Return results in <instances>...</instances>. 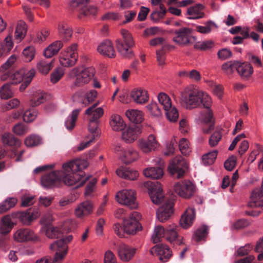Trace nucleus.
<instances>
[{"label":"nucleus","instance_id":"obj_15","mask_svg":"<svg viewBox=\"0 0 263 263\" xmlns=\"http://www.w3.org/2000/svg\"><path fill=\"white\" fill-rule=\"evenodd\" d=\"M142 132V128L138 125L129 126L122 130V140L127 144L134 142Z\"/></svg>","mask_w":263,"mask_h":263},{"label":"nucleus","instance_id":"obj_11","mask_svg":"<svg viewBox=\"0 0 263 263\" xmlns=\"http://www.w3.org/2000/svg\"><path fill=\"white\" fill-rule=\"evenodd\" d=\"M115 152L119 156L120 159L126 164L131 163L139 158L138 152L133 147L123 148L120 145H117L115 147Z\"/></svg>","mask_w":263,"mask_h":263},{"label":"nucleus","instance_id":"obj_34","mask_svg":"<svg viewBox=\"0 0 263 263\" xmlns=\"http://www.w3.org/2000/svg\"><path fill=\"white\" fill-rule=\"evenodd\" d=\"M41 231L45 232L46 236L50 239L58 238L62 236L60 229L52 224L44 225L42 227Z\"/></svg>","mask_w":263,"mask_h":263},{"label":"nucleus","instance_id":"obj_10","mask_svg":"<svg viewBox=\"0 0 263 263\" xmlns=\"http://www.w3.org/2000/svg\"><path fill=\"white\" fill-rule=\"evenodd\" d=\"M196 37L193 35V30L183 27L176 30L174 33L173 41L180 46H185L193 43Z\"/></svg>","mask_w":263,"mask_h":263},{"label":"nucleus","instance_id":"obj_39","mask_svg":"<svg viewBox=\"0 0 263 263\" xmlns=\"http://www.w3.org/2000/svg\"><path fill=\"white\" fill-rule=\"evenodd\" d=\"M1 140L4 145L8 146L19 147L21 145V141L9 133L3 134L2 135Z\"/></svg>","mask_w":263,"mask_h":263},{"label":"nucleus","instance_id":"obj_55","mask_svg":"<svg viewBox=\"0 0 263 263\" xmlns=\"http://www.w3.org/2000/svg\"><path fill=\"white\" fill-rule=\"evenodd\" d=\"M35 73V70L33 69H31L29 70L26 73V77H24V80H23V83L21 84L20 87V90L21 91H23L29 85L32 79L34 77Z\"/></svg>","mask_w":263,"mask_h":263},{"label":"nucleus","instance_id":"obj_51","mask_svg":"<svg viewBox=\"0 0 263 263\" xmlns=\"http://www.w3.org/2000/svg\"><path fill=\"white\" fill-rule=\"evenodd\" d=\"M13 96V92L10 88V84L6 83L0 89V97L2 99H8Z\"/></svg>","mask_w":263,"mask_h":263},{"label":"nucleus","instance_id":"obj_6","mask_svg":"<svg viewBox=\"0 0 263 263\" xmlns=\"http://www.w3.org/2000/svg\"><path fill=\"white\" fill-rule=\"evenodd\" d=\"M121 33L124 43L121 41H116L117 48L119 52L124 58L130 59L134 57V54L129 48L135 46V42L132 34L127 30L122 29Z\"/></svg>","mask_w":263,"mask_h":263},{"label":"nucleus","instance_id":"obj_35","mask_svg":"<svg viewBox=\"0 0 263 263\" xmlns=\"http://www.w3.org/2000/svg\"><path fill=\"white\" fill-rule=\"evenodd\" d=\"M125 115L130 122L136 124L141 123L144 120V114L140 110L128 109L126 111Z\"/></svg>","mask_w":263,"mask_h":263},{"label":"nucleus","instance_id":"obj_14","mask_svg":"<svg viewBox=\"0 0 263 263\" xmlns=\"http://www.w3.org/2000/svg\"><path fill=\"white\" fill-rule=\"evenodd\" d=\"M13 238L17 242H36L40 241V238L33 231L27 228L17 230L14 233Z\"/></svg>","mask_w":263,"mask_h":263},{"label":"nucleus","instance_id":"obj_19","mask_svg":"<svg viewBox=\"0 0 263 263\" xmlns=\"http://www.w3.org/2000/svg\"><path fill=\"white\" fill-rule=\"evenodd\" d=\"M173 206V202L167 200L157 210L156 215L158 219L161 222L167 220L174 213Z\"/></svg>","mask_w":263,"mask_h":263},{"label":"nucleus","instance_id":"obj_27","mask_svg":"<svg viewBox=\"0 0 263 263\" xmlns=\"http://www.w3.org/2000/svg\"><path fill=\"white\" fill-rule=\"evenodd\" d=\"M195 218V210L193 208H188L181 216L180 224L181 227L187 229L191 227Z\"/></svg>","mask_w":263,"mask_h":263},{"label":"nucleus","instance_id":"obj_31","mask_svg":"<svg viewBox=\"0 0 263 263\" xmlns=\"http://www.w3.org/2000/svg\"><path fill=\"white\" fill-rule=\"evenodd\" d=\"M117 175L125 179L135 180L139 176L138 171L129 167H120L117 170Z\"/></svg>","mask_w":263,"mask_h":263},{"label":"nucleus","instance_id":"obj_20","mask_svg":"<svg viewBox=\"0 0 263 263\" xmlns=\"http://www.w3.org/2000/svg\"><path fill=\"white\" fill-rule=\"evenodd\" d=\"M137 248L125 243H121L118 249V254L120 259L123 262H127L135 256Z\"/></svg>","mask_w":263,"mask_h":263},{"label":"nucleus","instance_id":"obj_24","mask_svg":"<svg viewBox=\"0 0 263 263\" xmlns=\"http://www.w3.org/2000/svg\"><path fill=\"white\" fill-rule=\"evenodd\" d=\"M130 96L133 101L138 104H144L149 100L148 92L141 87L134 88L130 93Z\"/></svg>","mask_w":263,"mask_h":263},{"label":"nucleus","instance_id":"obj_47","mask_svg":"<svg viewBox=\"0 0 263 263\" xmlns=\"http://www.w3.org/2000/svg\"><path fill=\"white\" fill-rule=\"evenodd\" d=\"M80 110H81L79 109L73 110L70 116L67 118L65 123L67 129L71 130L75 126L76 122Z\"/></svg>","mask_w":263,"mask_h":263},{"label":"nucleus","instance_id":"obj_48","mask_svg":"<svg viewBox=\"0 0 263 263\" xmlns=\"http://www.w3.org/2000/svg\"><path fill=\"white\" fill-rule=\"evenodd\" d=\"M157 98L164 111L167 110V109H170L172 106V100L167 94L161 92L158 95Z\"/></svg>","mask_w":263,"mask_h":263},{"label":"nucleus","instance_id":"obj_4","mask_svg":"<svg viewBox=\"0 0 263 263\" xmlns=\"http://www.w3.org/2000/svg\"><path fill=\"white\" fill-rule=\"evenodd\" d=\"M91 0H71L69 3L70 8L78 13L80 19L96 16L98 8L95 5H88Z\"/></svg>","mask_w":263,"mask_h":263},{"label":"nucleus","instance_id":"obj_2","mask_svg":"<svg viewBox=\"0 0 263 263\" xmlns=\"http://www.w3.org/2000/svg\"><path fill=\"white\" fill-rule=\"evenodd\" d=\"M180 102L186 109H193L200 107L201 105L205 108H209L212 101L207 93L200 90L197 86L191 85L180 92Z\"/></svg>","mask_w":263,"mask_h":263},{"label":"nucleus","instance_id":"obj_61","mask_svg":"<svg viewBox=\"0 0 263 263\" xmlns=\"http://www.w3.org/2000/svg\"><path fill=\"white\" fill-rule=\"evenodd\" d=\"M64 71L62 68H57L53 70L50 75L51 82L55 84L57 83L64 76Z\"/></svg>","mask_w":263,"mask_h":263},{"label":"nucleus","instance_id":"obj_12","mask_svg":"<svg viewBox=\"0 0 263 263\" xmlns=\"http://www.w3.org/2000/svg\"><path fill=\"white\" fill-rule=\"evenodd\" d=\"M141 215L137 212H133L130 214L128 218L123 221L124 231L128 234L134 235L138 231L141 230V227L138 222Z\"/></svg>","mask_w":263,"mask_h":263},{"label":"nucleus","instance_id":"obj_38","mask_svg":"<svg viewBox=\"0 0 263 263\" xmlns=\"http://www.w3.org/2000/svg\"><path fill=\"white\" fill-rule=\"evenodd\" d=\"M27 30V26L26 23L22 21H19L14 32L15 40L17 42H20L26 36Z\"/></svg>","mask_w":263,"mask_h":263},{"label":"nucleus","instance_id":"obj_22","mask_svg":"<svg viewBox=\"0 0 263 263\" xmlns=\"http://www.w3.org/2000/svg\"><path fill=\"white\" fill-rule=\"evenodd\" d=\"M94 206L92 202L86 200L79 204L74 210V214L79 218L88 216L93 213Z\"/></svg>","mask_w":263,"mask_h":263},{"label":"nucleus","instance_id":"obj_57","mask_svg":"<svg viewBox=\"0 0 263 263\" xmlns=\"http://www.w3.org/2000/svg\"><path fill=\"white\" fill-rule=\"evenodd\" d=\"M179 147L181 154L185 156L189 155L191 152L189 142L185 138L180 139L179 142Z\"/></svg>","mask_w":263,"mask_h":263},{"label":"nucleus","instance_id":"obj_13","mask_svg":"<svg viewBox=\"0 0 263 263\" xmlns=\"http://www.w3.org/2000/svg\"><path fill=\"white\" fill-rule=\"evenodd\" d=\"M187 168L185 160L180 156L174 158L170 162L168 170L171 175L176 176L179 179L182 177Z\"/></svg>","mask_w":263,"mask_h":263},{"label":"nucleus","instance_id":"obj_28","mask_svg":"<svg viewBox=\"0 0 263 263\" xmlns=\"http://www.w3.org/2000/svg\"><path fill=\"white\" fill-rule=\"evenodd\" d=\"M204 6L201 4H197L189 8L186 11V18L189 20H197L203 18L205 14L203 10Z\"/></svg>","mask_w":263,"mask_h":263},{"label":"nucleus","instance_id":"obj_49","mask_svg":"<svg viewBox=\"0 0 263 263\" xmlns=\"http://www.w3.org/2000/svg\"><path fill=\"white\" fill-rule=\"evenodd\" d=\"M217 27V26L215 23L211 21H209L205 23L204 26L197 25L196 27V30L200 33L208 34L211 32L214 28Z\"/></svg>","mask_w":263,"mask_h":263},{"label":"nucleus","instance_id":"obj_46","mask_svg":"<svg viewBox=\"0 0 263 263\" xmlns=\"http://www.w3.org/2000/svg\"><path fill=\"white\" fill-rule=\"evenodd\" d=\"M17 202L16 198L11 197L7 198L0 204V214L4 213L13 208Z\"/></svg>","mask_w":263,"mask_h":263},{"label":"nucleus","instance_id":"obj_43","mask_svg":"<svg viewBox=\"0 0 263 263\" xmlns=\"http://www.w3.org/2000/svg\"><path fill=\"white\" fill-rule=\"evenodd\" d=\"M165 230L163 226L160 225L156 226L152 235V240L154 243L161 241L162 238H165Z\"/></svg>","mask_w":263,"mask_h":263},{"label":"nucleus","instance_id":"obj_16","mask_svg":"<svg viewBox=\"0 0 263 263\" xmlns=\"http://www.w3.org/2000/svg\"><path fill=\"white\" fill-rule=\"evenodd\" d=\"M147 184L148 194L152 202L155 204H159L164 199L162 187L158 182L156 183L148 182Z\"/></svg>","mask_w":263,"mask_h":263},{"label":"nucleus","instance_id":"obj_54","mask_svg":"<svg viewBox=\"0 0 263 263\" xmlns=\"http://www.w3.org/2000/svg\"><path fill=\"white\" fill-rule=\"evenodd\" d=\"M50 249L55 252L67 251L68 246L63 240L60 239L51 244Z\"/></svg>","mask_w":263,"mask_h":263},{"label":"nucleus","instance_id":"obj_37","mask_svg":"<svg viewBox=\"0 0 263 263\" xmlns=\"http://www.w3.org/2000/svg\"><path fill=\"white\" fill-rule=\"evenodd\" d=\"M63 46V43L61 41L54 42L45 49V57L47 58H51L58 53Z\"/></svg>","mask_w":263,"mask_h":263},{"label":"nucleus","instance_id":"obj_17","mask_svg":"<svg viewBox=\"0 0 263 263\" xmlns=\"http://www.w3.org/2000/svg\"><path fill=\"white\" fill-rule=\"evenodd\" d=\"M159 144L155 135L151 134L146 139H141L139 141L138 146L144 153L147 154L155 151Z\"/></svg>","mask_w":263,"mask_h":263},{"label":"nucleus","instance_id":"obj_3","mask_svg":"<svg viewBox=\"0 0 263 263\" xmlns=\"http://www.w3.org/2000/svg\"><path fill=\"white\" fill-rule=\"evenodd\" d=\"M94 68L74 67L71 69L68 76L71 79H74L73 85L76 87H83L88 84L93 78L95 74Z\"/></svg>","mask_w":263,"mask_h":263},{"label":"nucleus","instance_id":"obj_36","mask_svg":"<svg viewBox=\"0 0 263 263\" xmlns=\"http://www.w3.org/2000/svg\"><path fill=\"white\" fill-rule=\"evenodd\" d=\"M178 228L175 223L170 224L165 230V239L171 243L176 241L178 237Z\"/></svg>","mask_w":263,"mask_h":263},{"label":"nucleus","instance_id":"obj_60","mask_svg":"<svg viewBox=\"0 0 263 263\" xmlns=\"http://www.w3.org/2000/svg\"><path fill=\"white\" fill-rule=\"evenodd\" d=\"M208 228L203 226L201 228H199L195 232L193 236L194 239L196 241H199L203 239L208 234Z\"/></svg>","mask_w":263,"mask_h":263},{"label":"nucleus","instance_id":"obj_23","mask_svg":"<svg viewBox=\"0 0 263 263\" xmlns=\"http://www.w3.org/2000/svg\"><path fill=\"white\" fill-rule=\"evenodd\" d=\"M150 253L153 255L158 256L160 260L165 262L168 261L172 256V251L166 245H156L153 247Z\"/></svg>","mask_w":263,"mask_h":263},{"label":"nucleus","instance_id":"obj_45","mask_svg":"<svg viewBox=\"0 0 263 263\" xmlns=\"http://www.w3.org/2000/svg\"><path fill=\"white\" fill-rule=\"evenodd\" d=\"M222 129L217 128L215 131L211 135L209 139V144L210 147H214L216 146L222 138Z\"/></svg>","mask_w":263,"mask_h":263},{"label":"nucleus","instance_id":"obj_44","mask_svg":"<svg viewBox=\"0 0 263 263\" xmlns=\"http://www.w3.org/2000/svg\"><path fill=\"white\" fill-rule=\"evenodd\" d=\"M13 47L12 36H7L4 42H0V58L4 54L9 52Z\"/></svg>","mask_w":263,"mask_h":263},{"label":"nucleus","instance_id":"obj_32","mask_svg":"<svg viewBox=\"0 0 263 263\" xmlns=\"http://www.w3.org/2000/svg\"><path fill=\"white\" fill-rule=\"evenodd\" d=\"M14 226V224L9 215L4 216L0 220V234H8L11 232Z\"/></svg>","mask_w":263,"mask_h":263},{"label":"nucleus","instance_id":"obj_18","mask_svg":"<svg viewBox=\"0 0 263 263\" xmlns=\"http://www.w3.org/2000/svg\"><path fill=\"white\" fill-rule=\"evenodd\" d=\"M155 161L158 166L145 168L143 171V174L147 178L158 179L162 177L163 175L164 162L160 158H157Z\"/></svg>","mask_w":263,"mask_h":263},{"label":"nucleus","instance_id":"obj_53","mask_svg":"<svg viewBox=\"0 0 263 263\" xmlns=\"http://www.w3.org/2000/svg\"><path fill=\"white\" fill-rule=\"evenodd\" d=\"M217 156V151L216 150L204 154L202 157L203 164L205 165L212 164L215 161Z\"/></svg>","mask_w":263,"mask_h":263},{"label":"nucleus","instance_id":"obj_21","mask_svg":"<svg viewBox=\"0 0 263 263\" xmlns=\"http://www.w3.org/2000/svg\"><path fill=\"white\" fill-rule=\"evenodd\" d=\"M29 70L25 69H21L17 71H9L4 73L2 76L1 79L3 81L9 80L11 83L17 84L24 80V77Z\"/></svg>","mask_w":263,"mask_h":263},{"label":"nucleus","instance_id":"obj_56","mask_svg":"<svg viewBox=\"0 0 263 263\" xmlns=\"http://www.w3.org/2000/svg\"><path fill=\"white\" fill-rule=\"evenodd\" d=\"M97 95L98 93L96 90H90L89 92L85 94L84 99L81 102L82 104H83L84 106L88 105L90 103L93 102L95 100V99L97 98Z\"/></svg>","mask_w":263,"mask_h":263},{"label":"nucleus","instance_id":"obj_63","mask_svg":"<svg viewBox=\"0 0 263 263\" xmlns=\"http://www.w3.org/2000/svg\"><path fill=\"white\" fill-rule=\"evenodd\" d=\"M20 104V101L18 99H12L8 102L2 105V109L4 111L9 110L17 107Z\"/></svg>","mask_w":263,"mask_h":263},{"label":"nucleus","instance_id":"obj_9","mask_svg":"<svg viewBox=\"0 0 263 263\" xmlns=\"http://www.w3.org/2000/svg\"><path fill=\"white\" fill-rule=\"evenodd\" d=\"M174 190L179 197L189 199L195 195L196 186L191 181L184 180L175 183L174 186Z\"/></svg>","mask_w":263,"mask_h":263},{"label":"nucleus","instance_id":"obj_26","mask_svg":"<svg viewBox=\"0 0 263 263\" xmlns=\"http://www.w3.org/2000/svg\"><path fill=\"white\" fill-rule=\"evenodd\" d=\"M235 68L239 76L243 80H249L254 71L253 67L248 63H237Z\"/></svg>","mask_w":263,"mask_h":263},{"label":"nucleus","instance_id":"obj_33","mask_svg":"<svg viewBox=\"0 0 263 263\" xmlns=\"http://www.w3.org/2000/svg\"><path fill=\"white\" fill-rule=\"evenodd\" d=\"M109 125L111 128L116 132L122 130L126 126L123 119L118 114H113L110 116Z\"/></svg>","mask_w":263,"mask_h":263},{"label":"nucleus","instance_id":"obj_25","mask_svg":"<svg viewBox=\"0 0 263 263\" xmlns=\"http://www.w3.org/2000/svg\"><path fill=\"white\" fill-rule=\"evenodd\" d=\"M97 51L102 55L109 58H114L116 57L113 44L110 40H105L101 43L98 46Z\"/></svg>","mask_w":263,"mask_h":263},{"label":"nucleus","instance_id":"obj_52","mask_svg":"<svg viewBox=\"0 0 263 263\" xmlns=\"http://www.w3.org/2000/svg\"><path fill=\"white\" fill-rule=\"evenodd\" d=\"M146 107L149 114L154 117H159L162 114L161 108L156 102H152Z\"/></svg>","mask_w":263,"mask_h":263},{"label":"nucleus","instance_id":"obj_59","mask_svg":"<svg viewBox=\"0 0 263 263\" xmlns=\"http://www.w3.org/2000/svg\"><path fill=\"white\" fill-rule=\"evenodd\" d=\"M37 116V111L34 109H28L26 110L23 115V120L25 122H31L35 120Z\"/></svg>","mask_w":263,"mask_h":263},{"label":"nucleus","instance_id":"obj_58","mask_svg":"<svg viewBox=\"0 0 263 263\" xmlns=\"http://www.w3.org/2000/svg\"><path fill=\"white\" fill-rule=\"evenodd\" d=\"M209 85L211 87V90L214 95L218 98L221 99L223 94V88L219 84H216L213 82H209Z\"/></svg>","mask_w":263,"mask_h":263},{"label":"nucleus","instance_id":"obj_64","mask_svg":"<svg viewBox=\"0 0 263 263\" xmlns=\"http://www.w3.org/2000/svg\"><path fill=\"white\" fill-rule=\"evenodd\" d=\"M28 130V127L23 123H18L13 127V133L18 136H22L27 134Z\"/></svg>","mask_w":263,"mask_h":263},{"label":"nucleus","instance_id":"obj_41","mask_svg":"<svg viewBox=\"0 0 263 263\" xmlns=\"http://www.w3.org/2000/svg\"><path fill=\"white\" fill-rule=\"evenodd\" d=\"M46 101L45 94L41 90H38L32 95L30 100V105L31 106H37Z\"/></svg>","mask_w":263,"mask_h":263},{"label":"nucleus","instance_id":"obj_1","mask_svg":"<svg viewBox=\"0 0 263 263\" xmlns=\"http://www.w3.org/2000/svg\"><path fill=\"white\" fill-rule=\"evenodd\" d=\"M88 165L87 161L78 159L65 163L62 165V171H59L60 180L66 185H76V187L82 186L89 177H85L82 170Z\"/></svg>","mask_w":263,"mask_h":263},{"label":"nucleus","instance_id":"obj_5","mask_svg":"<svg viewBox=\"0 0 263 263\" xmlns=\"http://www.w3.org/2000/svg\"><path fill=\"white\" fill-rule=\"evenodd\" d=\"M97 104H95L88 107L85 112L88 120V128L91 134H93V138L98 137L99 132L98 129L99 120L104 114V110L101 107H97Z\"/></svg>","mask_w":263,"mask_h":263},{"label":"nucleus","instance_id":"obj_62","mask_svg":"<svg viewBox=\"0 0 263 263\" xmlns=\"http://www.w3.org/2000/svg\"><path fill=\"white\" fill-rule=\"evenodd\" d=\"M165 115L168 120L172 122H176L179 116L178 110L175 107L172 106L167 110H165Z\"/></svg>","mask_w":263,"mask_h":263},{"label":"nucleus","instance_id":"obj_7","mask_svg":"<svg viewBox=\"0 0 263 263\" xmlns=\"http://www.w3.org/2000/svg\"><path fill=\"white\" fill-rule=\"evenodd\" d=\"M77 49L78 45L73 43L63 51L59 57L60 64L66 67L73 66L76 63L78 57Z\"/></svg>","mask_w":263,"mask_h":263},{"label":"nucleus","instance_id":"obj_30","mask_svg":"<svg viewBox=\"0 0 263 263\" xmlns=\"http://www.w3.org/2000/svg\"><path fill=\"white\" fill-rule=\"evenodd\" d=\"M210 107L208 109L205 113H202L200 115V120L203 123L208 124V127H203L202 132L204 134L209 133L214 128V123L213 122V112L210 109Z\"/></svg>","mask_w":263,"mask_h":263},{"label":"nucleus","instance_id":"obj_42","mask_svg":"<svg viewBox=\"0 0 263 263\" xmlns=\"http://www.w3.org/2000/svg\"><path fill=\"white\" fill-rule=\"evenodd\" d=\"M53 67L52 60H40L36 65L39 71L43 74H47Z\"/></svg>","mask_w":263,"mask_h":263},{"label":"nucleus","instance_id":"obj_8","mask_svg":"<svg viewBox=\"0 0 263 263\" xmlns=\"http://www.w3.org/2000/svg\"><path fill=\"white\" fill-rule=\"evenodd\" d=\"M117 201L120 204L135 209L138 207L136 201V192L133 190L125 189L118 192L116 195Z\"/></svg>","mask_w":263,"mask_h":263},{"label":"nucleus","instance_id":"obj_40","mask_svg":"<svg viewBox=\"0 0 263 263\" xmlns=\"http://www.w3.org/2000/svg\"><path fill=\"white\" fill-rule=\"evenodd\" d=\"M59 33L66 40H68L72 36L71 27L65 22H61L58 25Z\"/></svg>","mask_w":263,"mask_h":263},{"label":"nucleus","instance_id":"obj_50","mask_svg":"<svg viewBox=\"0 0 263 263\" xmlns=\"http://www.w3.org/2000/svg\"><path fill=\"white\" fill-rule=\"evenodd\" d=\"M41 138L37 135H31L27 137L25 140V144L27 147H33L41 144Z\"/></svg>","mask_w":263,"mask_h":263},{"label":"nucleus","instance_id":"obj_29","mask_svg":"<svg viewBox=\"0 0 263 263\" xmlns=\"http://www.w3.org/2000/svg\"><path fill=\"white\" fill-rule=\"evenodd\" d=\"M60 171H53L42 177L41 182L46 188L51 187L60 180Z\"/></svg>","mask_w":263,"mask_h":263}]
</instances>
